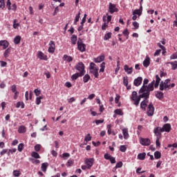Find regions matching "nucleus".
I'll return each mask as SVG.
<instances>
[{"mask_svg": "<svg viewBox=\"0 0 177 177\" xmlns=\"http://www.w3.org/2000/svg\"><path fill=\"white\" fill-rule=\"evenodd\" d=\"M139 95H138V92L133 91L132 95L131 96V99L133 102L135 106H139V103H140V100L143 99V97H149L148 93H140V90H139Z\"/></svg>", "mask_w": 177, "mask_h": 177, "instance_id": "f257e3e1", "label": "nucleus"}, {"mask_svg": "<svg viewBox=\"0 0 177 177\" xmlns=\"http://www.w3.org/2000/svg\"><path fill=\"white\" fill-rule=\"evenodd\" d=\"M154 80L152 81L150 84H149V80L147 79H145L143 81V85L140 89V93H145L150 95V92L154 91ZM148 86H146L147 85Z\"/></svg>", "mask_w": 177, "mask_h": 177, "instance_id": "f03ea898", "label": "nucleus"}, {"mask_svg": "<svg viewBox=\"0 0 177 177\" xmlns=\"http://www.w3.org/2000/svg\"><path fill=\"white\" fill-rule=\"evenodd\" d=\"M171 89V80L167 79L160 84V91H169Z\"/></svg>", "mask_w": 177, "mask_h": 177, "instance_id": "7ed1b4c3", "label": "nucleus"}, {"mask_svg": "<svg viewBox=\"0 0 177 177\" xmlns=\"http://www.w3.org/2000/svg\"><path fill=\"white\" fill-rule=\"evenodd\" d=\"M75 69L79 71L80 74L81 75H85V65L82 62H79L75 66Z\"/></svg>", "mask_w": 177, "mask_h": 177, "instance_id": "20e7f679", "label": "nucleus"}, {"mask_svg": "<svg viewBox=\"0 0 177 177\" xmlns=\"http://www.w3.org/2000/svg\"><path fill=\"white\" fill-rule=\"evenodd\" d=\"M77 44V49L78 50H80V52L84 53L86 50V45L82 43V40H81V39H79Z\"/></svg>", "mask_w": 177, "mask_h": 177, "instance_id": "39448f33", "label": "nucleus"}, {"mask_svg": "<svg viewBox=\"0 0 177 177\" xmlns=\"http://www.w3.org/2000/svg\"><path fill=\"white\" fill-rule=\"evenodd\" d=\"M147 114L148 117H152V115H154V106L152 102L148 105Z\"/></svg>", "mask_w": 177, "mask_h": 177, "instance_id": "423d86ee", "label": "nucleus"}, {"mask_svg": "<svg viewBox=\"0 0 177 177\" xmlns=\"http://www.w3.org/2000/svg\"><path fill=\"white\" fill-rule=\"evenodd\" d=\"M84 162L87 166V169H91V168L93 167V162H95V159L93 158H86Z\"/></svg>", "mask_w": 177, "mask_h": 177, "instance_id": "0eeeda50", "label": "nucleus"}, {"mask_svg": "<svg viewBox=\"0 0 177 177\" xmlns=\"http://www.w3.org/2000/svg\"><path fill=\"white\" fill-rule=\"evenodd\" d=\"M149 97H150V95H148V97H143L145 100L140 103V108L142 110H146V107H147V103H149Z\"/></svg>", "mask_w": 177, "mask_h": 177, "instance_id": "6e6552de", "label": "nucleus"}, {"mask_svg": "<svg viewBox=\"0 0 177 177\" xmlns=\"http://www.w3.org/2000/svg\"><path fill=\"white\" fill-rule=\"evenodd\" d=\"M140 143L142 146H150L151 142L149 138H140Z\"/></svg>", "mask_w": 177, "mask_h": 177, "instance_id": "1a4fd4ad", "label": "nucleus"}, {"mask_svg": "<svg viewBox=\"0 0 177 177\" xmlns=\"http://www.w3.org/2000/svg\"><path fill=\"white\" fill-rule=\"evenodd\" d=\"M161 132H163V131L160 127H157L153 129V133L155 134L156 138H161Z\"/></svg>", "mask_w": 177, "mask_h": 177, "instance_id": "9d476101", "label": "nucleus"}, {"mask_svg": "<svg viewBox=\"0 0 177 177\" xmlns=\"http://www.w3.org/2000/svg\"><path fill=\"white\" fill-rule=\"evenodd\" d=\"M109 12L111 15H113L115 12H118V8L115 7V4L109 3Z\"/></svg>", "mask_w": 177, "mask_h": 177, "instance_id": "9b49d317", "label": "nucleus"}, {"mask_svg": "<svg viewBox=\"0 0 177 177\" xmlns=\"http://www.w3.org/2000/svg\"><path fill=\"white\" fill-rule=\"evenodd\" d=\"M142 81L143 78H142V77H138L134 80L133 85H135V86H140V85H142Z\"/></svg>", "mask_w": 177, "mask_h": 177, "instance_id": "f8f14e48", "label": "nucleus"}, {"mask_svg": "<svg viewBox=\"0 0 177 177\" xmlns=\"http://www.w3.org/2000/svg\"><path fill=\"white\" fill-rule=\"evenodd\" d=\"M162 132H171V124H165L162 128Z\"/></svg>", "mask_w": 177, "mask_h": 177, "instance_id": "ddd939ff", "label": "nucleus"}, {"mask_svg": "<svg viewBox=\"0 0 177 177\" xmlns=\"http://www.w3.org/2000/svg\"><path fill=\"white\" fill-rule=\"evenodd\" d=\"M48 52L49 53H55V41H50L49 43Z\"/></svg>", "mask_w": 177, "mask_h": 177, "instance_id": "4468645a", "label": "nucleus"}, {"mask_svg": "<svg viewBox=\"0 0 177 177\" xmlns=\"http://www.w3.org/2000/svg\"><path fill=\"white\" fill-rule=\"evenodd\" d=\"M0 46H2L4 50L6 49L9 46V41L7 40H1Z\"/></svg>", "mask_w": 177, "mask_h": 177, "instance_id": "2eb2a0df", "label": "nucleus"}, {"mask_svg": "<svg viewBox=\"0 0 177 177\" xmlns=\"http://www.w3.org/2000/svg\"><path fill=\"white\" fill-rule=\"evenodd\" d=\"M37 57L40 59V60H46V57H48L42 51H39L37 54Z\"/></svg>", "mask_w": 177, "mask_h": 177, "instance_id": "dca6fc26", "label": "nucleus"}, {"mask_svg": "<svg viewBox=\"0 0 177 177\" xmlns=\"http://www.w3.org/2000/svg\"><path fill=\"white\" fill-rule=\"evenodd\" d=\"M80 77H84V75H81L80 73H76L71 76L72 81H76Z\"/></svg>", "mask_w": 177, "mask_h": 177, "instance_id": "f3484780", "label": "nucleus"}, {"mask_svg": "<svg viewBox=\"0 0 177 177\" xmlns=\"http://www.w3.org/2000/svg\"><path fill=\"white\" fill-rule=\"evenodd\" d=\"M124 139H128L129 138V133H128V129L124 128L122 130Z\"/></svg>", "mask_w": 177, "mask_h": 177, "instance_id": "a211bd4d", "label": "nucleus"}, {"mask_svg": "<svg viewBox=\"0 0 177 177\" xmlns=\"http://www.w3.org/2000/svg\"><path fill=\"white\" fill-rule=\"evenodd\" d=\"M144 67H149L150 66V57L149 56L146 57V59L143 62Z\"/></svg>", "mask_w": 177, "mask_h": 177, "instance_id": "6ab92c4d", "label": "nucleus"}, {"mask_svg": "<svg viewBox=\"0 0 177 177\" xmlns=\"http://www.w3.org/2000/svg\"><path fill=\"white\" fill-rule=\"evenodd\" d=\"M10 52H12V47H9L5 50L3 53V56L4 57H6V59L9 57V55H10Z\"/></svg>", "mask_w": 177, "mask_h": 177, "instance_id": "aec40b11", "label": "nucleus"}, {"mask_svg": "<svg viewBox=\"0 0 177 177\" xmlns=\"http://www.w3.org/2000/svg\"><path fill=\"white\" fill-rule=\"evenodd\" d=\"M48 167H49V163L48 162H44L41 164V171L43 172H46L48 169Z\"/></svg>", "mask_w": 177, "mask_h": 177, "instance_id": "412c9836", "label": "nucleus"}, {"mask_svg": "<svg viewBox=\"0 0 177 177\" xmlns=\"http://www.w3.org/2000/svg\"><path fill=\"white\" fill-rule=\"evenodd\" d=\"M63 60H64L65 62H68V63H71V62L73 61V58L71 56L64 55L63 56Z\"/></svg>", "mask_w": 177, "mask_h": 177, "instance_id": "4be33fe9", "label": "nucleus"}, {"mask_svg": "<svg viewBox=\"0 0 177 177\" xmlns=\"http://www.w3.org/2000/svg\"><path fill=\"white\" fill-rule=\"evenodd\" d=\"M124 70L126 73H127V74H131L133 71L132 67L129 68V66H128V65L124 66Z\"/></svg>", "mask_w": 177, "mask_h": 177, "instance_id": "5701e85b", "label": "nucleus"}, {"mask_svg": "<svg viewBox=\"0 0 177 177\" xmlns=\"http://www.w3.org/2000/svg\"><path fill=\"white\" fill-rule=\"evenodd\" d=\"M103 60H104V55H101L97 58H94L95 63H101Z\"/></svg>", "mask_w": 177, "mask_h": 177, "instance_id": "b1692460", "label": "nucleus"}, {"mask_svg": "<svg viewBox=\"0 0 177 177\" xmlns=\"http://www.w3.org/2000/svg\"><path fill=\"white\" fill-rule=\"evenodd\" d=\"M27 129L24 125L20 126L18 129L19 133H26Z\"/></svg>", "mask_w": 177, "mask_h": 177, "instance_id": "393cba45", "label": "nucleus"}, {"mask_svg": "<svg viewBox=\"0 0 177 177\" xmlns=\"http://www.w3.org/2000/svg\"><path fill=\"white\" fill-rule=\"evenodd\" d=\"M21 41V37L20 35L16 36L14 39V44L15 45H19Z\"/></svg>", "mask_w": 177, "mask_h": 177, "instance_id": "a878e982", "label": "nucleus"}, {"mask_svg": "<svg viewBox=\"0 0 177 177\" xmlns=\"http://www.w3.org/2000/svg\"><path fill=\"white\" fill-rule=\"evenodd\" d=\"M167 64H171V65L172 70H176L177 69V61L168 62Z\"/></svg>", "mask_w": 177, "mask_h": 177, "instance_id": "bb28decb", "label": "nucleus"}, {"mask_svg": "<svg viewBox=\"0 0 177 177\" xmlns=\"http://www.w3.org/2000/svg\"><path fill=\"white\" fill-rule=\"evenodd\" d=\"M71 41L72 45H75L77 44V35H73L71 37Z\"/></svg>", "mask_w": 177, "mask_h": 177, "instance_id": "cd10ccee", "label": "nucleus"}, {"mask_svg": "<svg viewBox=\"0 0 177 177\" xmlns=\"http://www.w3.org/2000/svg\"><path fill=\"white\" fill-rule=\"evenodd\" d=\"M137 157L138 160L143 161L146 158V153H139Z\"/></svg>", "mask_w": 177, "mask_h": 177, "instance_id": "c85d7f7f", "label": "nucleus"}, {"mask_svg": "<svg viewBox=\"0 0 177 177\" xmlns=\"http://www.w3.org/2000/svg\"><path fill=\"white\" fill-rule=\"evenodd\" d=\"M156 97L159 99L160 100H161V99H162V97H164V93L161 92V91H158L157 93L156 94Z\"/></svg>", "mask_w": 177, "mask_h": 177, "instance_id": "c756f323", "label": "nucleus"}, {"mask_svg": "<svg viewBox=\"0 0 177 177\" xmlns=\"http://www.w3.org/2000/svg\"><path fill=\"white\" fill-rule=\"evenodd\" d=\"M80 17H81V12H79L77 15L75 16V21H74V24L75 26L80 21Z\"/></svg>", "mask_w": 177, "mask_h": 177, "instance_id": "7c9ffc66", "label": "nucleus"}, {"mask_svg": "<svg viewBox=\"0 0 177 177\" xmlns=\"http://www.w3.org/2000/svg\"><path fill=\"white\" fill-rule=\"evenodd\" d=\"M154 157L156 160H160L161 158V152L156 151L154 152Z\"/></svg>", "mask_w": 177, "mask_h": 177, "instance_id": "2f4dec72", "label": "nucleus"}, {"mask_svg": "<svg viewBox=\"0 0 177 177\" xmlns=\"http://www.w3.org/2000/svg\"><path fill=\"white\" fill-rule=\"evenodd\" d=\"M89 80H91V76L88 74L85 75L83 77V82H84V84H86V82L89 81Z\"/></svg>", "mask_w": 177, "mask_h": 177, "instance_id": "473e14b6", "label": "nucleus"}, {"mask_svg": "<svg viewBox=\"0 0 177 177\" xmlns=\"http://www.w3.org/2000/svg\"><path fill=\"white\" fill-rule=\"evenodd\" d=\"M142 16V10H133V15Z\"/></svg>", "mask_w": 177, "mask_h": 177, "instance_id": "72a5a7b5", "label": "nucleus"}, {"mask_svg": "<svg viewBox=\"0 0 177 177\" xmlns=\"http://www.w3.org/2000/svg\"><path fill=\"white\" fill-rule=\"evenodd\" d=\"M101 68L100 69V73H104V68H106V63L102 62L100 64Z\"/></svg>", "mask_w": 177, "mask_h": 177, "instance_id": "f704fd0d", "label": "nucleus"}, {"mask_svg": "<svg viewBox=\"0 0 177 177\" xmlns=\"http://www.w3.org/2000/svg\"><path fill=\"white\" fill-rule=\"evenodd\" d=\"M10 89H11V91L12 92V93L18 92L17 91V86H16V84H13L12 86H11Z\"/></svg>", "mask_w": 177, "mask_h": 177, "instance_id": "c9c22d12", "label": "nucleus"}, {"mask_svg": "<svg viewBox=\"0 0 177 177\" xmlns=\"http://www.w3.org/2000/svg\"><path fill=\"white\" fill-rule=\"evenodd\" d=\"M12 27L15 29L19 28V27H20V24H17V19L14 20Z\"/></svg>", "mask_w": 177, "mask_h": 177, "instance_id": "e433bc0d", "label": "nucleus"}, {"mask_svg": "<svg viewBox=\"0 0 177 177\" xmlns=\"http://www.w3.org/2000/svg\"><path fill=\"white\" fill-rule=\"evenodd\" d=\"M31 156L34 158H41V156H39V154L35 151L32 152Z\"/></svg>", "mask_w": 177, "mask_h": 177, "instance_id": "4c0bfd02", "label": "nucleus"}, {"mask_svg": "<svg viewBox=\"0 0 177 177\" xmlns=\"http://www.w3.org/2000/svg\"><path fill=\"white\" fill-rule=\"evenodd\" d=\"M112 33L111 32H108L104 35V41H108V39H110L111 38Z\"/></svg>", "mask_w": 177, "mask_h": 177, "instance_id": "58836bf2", "label": "nucleus"}, {"mask_svg": "<svg viewBox=\"0 0 177 177\" xmlns=\"http://www.w3.org/2000/svg\"><path fill=\"white\" fill-rule=\"evenodd\" d=\"M114 113L118 115H124V112L121 109H116L114 111Z\"/></svg>", "mask_w": 177, "mask_h": 177, "instance_id": "ea45409f", "label": "nucleus"}, {"mask_svg": "<svg viewBox=\"0 0 177 177\" xmlns=\"http://www.w3.org/2000/svg\"><path fill=\"white\" fill-rule=\"evenodd\" d=\"M84 140L85 142H91L92 140V137L91 136L90 133L85 136Z\"/></svg>", "mask_w": 177, "mask_h": 177, "instance_id": "a19ab883", "label": "nucleus"}, {"mask_svg": "<svg viewBox=\"0 0 177 177\" xmlns=\"http://www.w3.org/2000/svg\"><path fill=\"white\" fill-rule=\"evenodd\" d=\"M128 84H129L128 77L127 76L124 77H123V85H124V86H128Z\"/></svg>", "mask_w": 177, "mask_h": 177, "instance_id": "79ce46f5", "label": "nucleus"}, {"mask_svg": "<svg viewBox=\"0 0 177 177\" xmlns=\"http://www.w3.org/2000/svg\"><path fill=\"white\" fill-rule=\"evenodd\" d=\"M20 106L21 107V109H24V103L21 102H18L17 103L16 108L19 109Z\"/></svg>", "mask_w": 177, "mask_h": 177, "instance_id": "37998d69", "label": "nucleus"}, {"mask_svg": "<svg viewBox=\"0 0 177 177\" xmlns=\"http://www.w3.org/2000/svg\"><path fill=\"white\" fill-rule=\"evenodd\" d=\"M21 174V173L20 171H19V170H14V171H13V175H14V176L19 177V176H20Z\"/></svg>", "mask_w": 177, "mask_h": 177, "instance_id": "c03bdc74", "label": "nucleus"}, {"mask_svg": "<svg viewBox=\"0 0 177 177\" xmlns=\"http://www.w3.org/2000/svg\"><path fill=\"white\" fill-rule=\"evenodd\" d=\"M70 153H64L62 154V158H64V160H67V158H70Z\"/></svg>", "mask_w": 177, "mask_h": 177, "instance_id": "a18cd8bd", "label": "nucleus"}, {"mask_svg": "<svg viewBox=\"0 0 177 177\" xmlns=\"http://www.w3.org/2000/svg\"><path fill=\"white\" fill-rule=\"evenodd\" d=\"M0 8L5 9V0H0Z\"/></svg>", "mask_w": 177, "mask_h": 177, "instance_id": "49530a36", "label": "nucleus"}, {"mask_svg": "<svg viewBox=\"0 0 177 177\" xmlns=\"http://www.w3.org/2000/svg\"><path fill=\"white\" fill-rule=\"evenodd\" d=\"M120 151H122V153H125V151H127V147L125 145H121L120 147Z\"/></svg>", "mask_w": 177, "mask_h": 177, "instance_id": "de8ad7c7", "label": "nucleus"}, {"mask_svg": "<svg viewBox=\"0 0 177 177\" xmlns=\"http://www.w3.org/2000/svg\"><path fill=\"white\" fill-rule=\"evenodd\" d=\"M123 35H124V37H127V39H128V37L129 35V31H128V29H125L123 31Z\"/></svg>", "mask_w": 177, "mask_h": 177, "instance_id": "09e8293b", "label": "nucleus"}, {"mask_svg": "<svg viewBox=\"0 0 177 177\" xmlns=\"http://www.w3.org/2000/svg\"><path fill=\"white\" fill-rule=\"evenodd\" d=\"M24 147V144L21 143L18 145V151H23V148Z\"/></svg>", "mask_w": 177, "mask_h": 177, "instance_id": "8fccbe9b", "label": "nucleus"}, {"mask_svg": "<svg viewBox=\"0 0 177 177\" xmlns=\"http://www.w3.org/2000/svg\"><path fill=\"white\" fill-rule=\"evenodd\" d=\"M94 122H95L96 125H99V124H103L104 122V120H95Z\"/></svg>", "mask_w": 177, "mask_h": 177, "instance_id": "3c124183", "label": "nucleus"}, {"mask_svg": "<svg viewBox=\"0 0 177 177\" xmlns=\"http://www.w3.org/2000/svg\"><path fill=\"white\" fill-rule=\"evenodd\" d=\"M133 26L134 27V30H138V28H139V23L137 21L133 22Z\"/></svg>", "mask_w": 177, "mask_h": 177, "instance_id": "603ef678", "label": "nucleus"}, {"mask_svg": "<svg viewBox=\"0 0 177 177\" xmlns=\"http://www.w3.org/2000/svg\"><path fill=\"white\" fill-rule=\"evenodd\" d=\"M43 99L42 96L36 98V104H41V100Z\"/></svg>", "mask_w": 177, "mask_h": 177, "instance_id": "864d4df0", "label": "nucleus"}, {"mask_svg": "<svg viewBox=\"0 0 177 177\" xmlns=\"http://www.w3.org/2000/svg\"><path fill=\"white\" fill-rule=\"evenodd\" d=\"M167 147H169V148L173 147L171 148V150H174V149H176L177 143H174L173 145L169 144L168 145Z\"/></svg>", "mask_w": 177, "mask_h": 177, "instance_id": "5fc2aeb1", "label": "nucleus"}, {"mask_svg": "<svg viewBox=\"0 0 177 177\" xmlns=\"http://www.w3.org/2000/svg\"><path fill=\"white\" fill-rule=\"evenodd\" d=\"M108 134L111 135V124H107Z\"/></svg>", "mask_w": 177, "mask_h": 177, "instance_id": "6e6d98bb", "label": "nucleus"}, {"mask_svg": "<svg viewBox=\"0 0 177 177\" xmlns=\"http://www.w3.org/2000/svg\"><path fill=\"white\" fill-rule=\"evenodd\" d=\"M160 139L159 138H156V147H160L161 146V144L160 143Z\"/></svg>", "mask_w": 177, "mask_h": 177, "instance_id": "4d7b16f0", "label": "nucleus"}, {"mask_svg": "<svg viewBox=\"0 0 177 177\" xmlns=\"http://www.w3.org/2000/svg\"><path fill=\"white\" fill-rule=\"evenodd\" d=\"M8 153V149H3L1 152H0V156H5V154H6Z\"/></svg>", "mask_w": 177, "mask_h": 177, "instance_id": "13d9d810", "label": "nucleus"}, {"mask_svg": "<svg viewBox=\"0 0 177 177\" xmlns=\"http://www.w3.org/2000/svg\"><path fill=\"white\" fill-rule=\"evenodd\" d=\"M161 54V49L156 50L155 53L153 54V56H160Z\"/></svg>", "mask_w": 177, "mask_h": 177, "instance_id": "bf43d9fd", "label": "nucleus"}, {"mask_svg": "<svg viewBox=\"0 0 177 177\" xmlns=\"http://www.w3.org/2000/svg\"><path fill=\"white\" fill-rule=\"evenodd\" d=\"M112 156L109 154V153H105L104 155V158H105V160H110V158H111Z\"/></svg>", "mask_w": 177, "mask_h": 177, "instance_id": "052dcab7", "label": "nucleus"}, {"mask_svg": "<svg viewBox=\"0 0 177 177\" xmlns=\"http://www.w3.org/2000/svg\"><path fill=\"white\" fill-rule=\"evenodd\" d=\"M35 151H39L41 150V145H36L35 146Z\"/></svg>", "mask_w": 177, "mask_h": 177, "instance_id": "680f3d73", "label": "nucleus"}, {"mask_svg": "<svg viewBox=\"0 0 177 177\" xmlns=\"http://www.w3.org/2000/svg\"><path fill=\"white\" fill-rule=\"evenodd\" d=\"M95 78H99V70H97L95 72L93 73Z\"/></svg>", "mask_w": 177, "mask_h": 177, "instance_id": "e2e57ef3", "label": "nucleus"}, {"mask_svg": "<svg viewBox=\"0 0 177 177\" xmlns=\"http://www.w3.org/2000/svg\"><path fill=\"white\" fill-rule=\"evenodd\" d=\"M109 161L111 162V164H115V158L111 156V158L109 159Z\"/></svg>", "mask_w": 177, "mask_h": 177, "instance_id": "0e129e2a", "label": "nucleus"}, {"mask_svg": "<svg viewBox=\"0 0 177 177\" xmlns=\"http://www.w3.org/2000/svg\"><path fill=\"white\" fill-rule=\"evenodd\" d=\"M122 167V162L121 161L118 162L115 165V168H121Z\"/></svg>", "mask_w": 177, "mask_h": 177, "instance_id": "69168bd1", "label": "nucleus"}, {"mask_svg": "<svg viewBox=\"0 0 177 177\" xmlns=\"http://www.w3.org/2000/svg\"><path fill=\"white\" fill-rule=\"evenodd\" d=\"M91 68H96V64L93 62H91L89 69H91Z\"/></svg>", "mask_w": 177, "mask_h": 177, "instance_id": "338daca9", "label": "nucleus"}, {"mask_svg": "<svg viewBox=\"0 0 177 177\" xmlns=\"http://www.w3.org/2000/svg\"><path fill=\"white\" fill-rule=\"evenodd\" d=\"M175 59H177V54H173L170 56V59L174 60Z\"/></svg>", "mask_w": 177, "mask_h": 177, "instance_id": "774afa93", "label": "nucleus"}]
</instances>
